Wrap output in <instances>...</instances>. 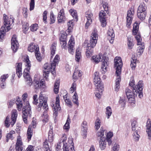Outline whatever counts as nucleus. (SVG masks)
Masks as SVG:
<instances>
[{"label":"nucleus","mask_w":151,"mask_h":151,"mask_svg":"<svg viewBox=\"0 0 151 151\" xmlns=\"http://www.w3.org/2000/svg\"><path fill=\"white\" fill-rule=\"evenodd\" d=\"M143 86L142 81H140L135 87H133V92L129 88H126L125 93L129 101H134L135 100V96H137V94L139 98H141L143 96L142 92Z\"/></svg>","instance_id":"f257e3e1"},{"label":"nucleus","mask_w":151,"mask_h":151,"mask_svg":"<svg viewBox=\"0 0 151 151\" xmlns=\"http://www.w3.org/2000/svg\"><path fill=\"white\" fill-rule=\"evenodd\" d=\"M16 102L18 110L19 111H20L22 109L23 120L25 123H27V118H30L32 114L31 107L29 103L27 101L26 105L25 106H24L23 108V102L22 101H20L19 99H17V100L16 101Z\"/></svg>","instance_id":"f03ea898"},{"label":"nucleus","mask_w":151,"mask_h":151,"mask_svg":"<svg viewBox=\"0 0 151 151\" xmlns=\"http://www.w3.org/2000/svg\"><path fill=\"white\" fill-rule=\"evenodd\" d=\"M114 67L116 69V74L118 77L115 81L114 89L116 91H118L120 88L119 83L121 81L120 75L122 66V63L121 58L117 57L114 59Z\"/></svg>","instance_id":"7ed1b4c3"},{"label":"nucleus","mask_w":151,"mask_h":151,"mask_svg":"<svg viewBox=\"0 0 151 151\" xmlns=\"http://www.w3.org/2000/svg\"><path fill=\"white\" fill-rule=\"evenodd\" d=\"M98 35L96 29H94L91 34L90 42L87 45L86 55L87 57H90L93 52V49L97 43Z\"/></svg>","instance_id":"20e7f679"},{"label":"nucleus","mask_w":151,"mask_h":151,"mask_svg":"<svg viewBox=\"0 0 151 151\" xmlns=\"http://www.w3.org/2000/svg\"><path fill=\"white\" fill-rule=\"evenodd\" d=\"M92 60L94 62L98 63L99 62H102V65L101 67V70L103 73H104L107 71V68L108 65V58L105 56H102L101 54L98 55H94L92 57Z\"/></svg>","instance_id":"39448f33"},{"label":"nucleus","mask_w":151,"mask_h":151,"mask_svg":"<svg viewBox=\"0 0 151 151\" xmlns=\"http://www.w3.org/2000/svg\"><path fill=\"white\" fill-rule=\"evenodd\" d=\"M37 101V99L33 100L32 103L34 104L37 105L36 109L38 111H41L42 106H43V108L46 111L48 109V106L46 99L43 97L41 93L40 95L38 102Z\"/></svg>","instance_id":"423d86ee"},{"label":"nucleus","mask_w":151,"mask_h":151,"mask_svg":"<svg viewBox=\"0 0 151 151\" xmlns=\"http://www.w3.org/2000/svg\"><path fill=\"white\" fill-rule=\"evenodd\" d=\"M24 60V61L26 63V65L27 66V67L25 68L24 70L23 76L25 79L26 84L29 86H30L32 84V80L31 77L30 76L29 73L31 64L28 56L26 57Z\"/></svg>","instance_id":"0eeeda50"},{"label":"nucleus","mask_w":151,"mask_h":151,"mask_svg":"<svg viewBox=\"0 0 151 151\" xmlns=\"http://www.w3.org/2000/svg\"><path fill=\"white\" fill-rule=\"evenodd\" d=\"M6 15L4 14L3 15V19L4 20V26H2L1 28V30L0 31V42L2 41L5 35V31H6L5 27L7 28V31H9V28L10 27V22L6 18Z\"/></svg>","instance_id":"6e6552de"},{"label":"nucleus","mask_w":151,"mask_h":151,"mask_svg":"<svg viewBox=\"0 0 151 151\" xmlns=\"http://www.w3.org/2000/svg\"><path fill=\"white\" fill-rule=\"evenodd\" d=\"M99 17L101 25L102 27H105L106 24V15L105 12L103 10L101 11L99 14Z\"/></svg>","instance_id":"1a4fd4ad"},{"label":"nucleus","mask_w":151,"mask_h":151,"mask_svg":"<svg viewBox=\"0 0 151 151\" xmlns=\"http://www.w3.org/2000/svg\"><path fill=\"white\" fill-rule=\"evenodd\" d=\"M85 17L87 19L86 22L85 24L86 28H88V27L92 22L93 18V14L90 11H88L86 12L85 14Z\"/></svg>","instance_id":"9d476101"},{"label":"nucleus","mask_w":151,"mask_h":151,"mask_svg":"<svg viewBox=\"0 0 151 151\" xmlns=\"http://www.w3.org/2000/svg\"><path fill=\"white\" fill-rule=\"evenodd\" d=\"M59 56L58 55H56L54 58L53 62L51 63V69L52 70L53 69V70H51V73L54 75L55 74V69L56 65L58 64L59 62Z\"/></svg>","instance_id":"9b49d317"},{"label":"nucleus","mask_w":151,"mask_h":151,"mask_svg":"<svg viewBox=\"0 0 151 151\" xmlns=\"http://www.w3.org/2000/svg\"><path fill=\"white\" fill-rule=\"evenodd\" d=\"M17 36L14 35L11 40V48L14 52L17 51L18 48V42L16 39Z\"/></svg>","instance_id":"f8f14e48"},{"label":"nucleus","mask_w":151,"mask_h":151,"mask_svg":"<svg viewBox=\"0 0 151 151\" xmlns=\"http://www.w3.org/2000/svg\"><path fill=\"white\" fill-rule=\"evenodd\" d=\"M36 122L33 120L31 123V125L28 127L27 132V136L28 141L30 140L32 135V130L31 129L32 128H35L36 127Z\"/></svg>","instance_id":"ddd939ff"},{"label":"nucleus","mask_w":151,"mask_h":151,"mask_svg":"<svg viewBox=\"0 0 151 151\" xmlns=\"http://www.w3.org/2000/svg\"><path fill=\"white\" fill-rule=\"evenodd\" d=\"M44 68L45 70H43V76L45 80L48 81L49 74L50 71V67L48 63H45L44 66Z\"/></svg>","instance_id":"4468645a"},{"label":"nucleus","mask_w":151,"mask_h":151,"mask_svg":"<svg viewBox=\"0 0 151 151\" xmlns=\"http://www.w3.org/2000/svg\"><path fill=\"white\" fill-rule=\"evenodd\" d=\"M94 76L93 82L95 86L99 87V86L101 85H104L103 83L101 82L99 72H95Z\"/></svg>","instance_id":"2eb2a0df"},{"label":"nucleus","mask_w":151,"mask_h":151,"mask_svg":"<svg viewBox=\"0 0 151 151\" xmlns=\"http://www.w3.org/2000/svg\"><path fill=\"white\" fill-rule=\"evenodd\" d=\"M134 14V10L132 9L128 10L127 12V24L129 26L132 23Z\"/></svg>","instance_id":"dca6fc26"},{"label":"nucleus","mask_w":151,"mask_h":151,"mask_svg":"<svg viewBox=\"0 0 151 151\" xmlns=\"http://www.w3.org/2000/svg\"><path fill=\"white\" fill-rule=\"evenodd\" d=\"M108 35V39L111 43H113L115 37L114 32L113 29L111 28H109L107 32Z\"/></svg>","instance_id":"f3484780"},{"label":"nucleus","mask_w":151,"mask_h":151,"mask_svg":"<svg viewBox=\"0 0 151 151\" xmlns=\"http://www.w3.org/2000/svg\"><path fill=\"white\" fill-rule=\"evenodd\" d=\"M60 102L59 96V95H58L56 98V101L55 104H53V109L55 112H56L57 111H60L61 109L60 106Z\"/></svg>","instance_id":"a211bd4d"},{"label":"nucleus","mask_w":151,"mask_h":151,"mask_svg":"<svg viewBox=\"0 0 151 151\" xmlns=\"http://www.w3.org/2000/svg\"><path fill=\"white\" fill-rule=\"evenodd\" d=\"M96 91L95 93L96 96L98 99L101 97V96L102 94V92L103 91L104 85H101L99 86V87L96 86Z\"/></svg>","instance_id":"6ab92c4d"},{"label":"nucleus","mask_w":151,"mask_h":151,"mask_svg":"<svg viewBox=\"0 0 151 151\" xmlns=\"http://www.w3.org/2000/svg\"><path fill=\"white\" fill-rule=\"evenodd\" d=\"M67 36L65 34H62L60 38V40L61 46L63 48L65 49L66 45Z\"/></svg>","instance_id":"aec40b11"},{"label":"nucleus","mask_w":151,"mask_h":151,"mask_svg":"<svg viewBox=\"0 0 151 151\" xmlns=\"http://www.w3.org/2000/svg\"><path fill=\"white\" fill-rule=\"evenodd\" d=\"M39 50L38 46L37 45H35L33 43H31L28 48V50L31 52L35 51V52L36 51H39Z\"/></svg>","instance_id":"412c9836"},{"label":"nucleus","mask_w":151,"mask_h":151,"mask_svg":"<svg viewBox=\"0 0 151 151\" xmlns=\"http://www.w3.org/2000/svg\"><path fill=\"white\" fill-rule=\"evenodd\" d=\"M106 132L102 127H101L100 129V131L97 134V136L98 139L101 140V139L103 138L106 139L105 136L106 135Z\"/></svg>","instance_id":"4be33fe9"},{"label":"nucleus","mask_w":151,"mask_h":151,"mask_svg":"<svg viewBox=\"0 0 151 151\" xmlns=\"http://www.w3.org/2000/svg\"><path fill=\"white\" fill-rule=\"evenodd\" d=\"M81 131L83 132V138H85L87 135V131L88 129L87 122L86 121H84L81 124Z\"/></svg>","instance_id":"5701e85b"},{"label":"nucleus","mask_w":151,"mask_h":151,"mask_svg":"<svg viewBox=\"0 0 151 151\" xmlns=\"http://www.w3.org/2000/svg\"><path fill=\"white\" fill-rule=\"evenodd\" d=\"M147 129L146 132L148 134V139H151V123L150 121H147L146 125Z\"/></svg>","instance_id":"b1692460"},{"label":"nucleus","mask_w":151,"mask_h":151,"mask_svg":"<svg viewBox=\"0 0 151 151\" xmlns=\"http://www.w3.org/2000/svg\"><path fill=\"white\" fill-rule=\"evenodd\" d=\"M17 64L16 67V74L19 78H20L22 74V63H19Z\"/></svg>","instance_id":"393cba45"},{"label":"nucleus","mask_w":151,"mask_h":151,"mask_svg":"<svg viewBox=\"0 0 151 151\" xmlns=\"http://www.w3.org/2000/svg\"><path fill=\"white\" fill-rule=\"evenodd\" d=\"M17 116V111L16 110H14L13 111H12V113L11 117L12 121L10 123L12 127L14 124L15 123L16 120V118Z\"/></svg>","instance_id":"a878e982"},{"label":"nucleus","mask_w":151,"mask_h":151,"mask_svg":"<svg viewBox=\"0 0 151 151\" xmlns=\"http://www.w3.org/2000/svg\"><path fill=\"white\" fill-rule=\"evenodd\" d=\"M68 50L70 53H72L73 52V48L74 47V46L75 44V43L73 40L71 38V37L68 42Z\"/></svg>","instance_id":"bb28decb"},{"label":"nucleus","mask_w":151,"mask_h":151,"mask_svg":"<svg viewBox=\"0 0 151 151\" xmlns=\"http://www.w3.org/2000/svg\"><path fill=\"white\" fill-rule=\"evenodd\" d=\"M22 143L20 138L17 139V143L16 145L15 149L16 151H19L21 150V151L23 150V148L22 147Z\"/></svg>","instance_id":"cd10ccee"},{"label":"nucleus","mask_w":151,"mask_h":151,"mask_svg":"<svg viewBox=\"0 0 151 151\" xmlns=\"http://www.w3.org/2000/svg\"><path fill=\"white\" fill-rule=\"evenodd\" d=\"M139 23L138 22H135L133 24L132 34L134 35H136L139 29Z\"/></svg>","instance_id":"c85d7f7f"},{"label":"nucleus","mask_w":151,"mask_h":151,"mask_svg":"<svg viewBox=\"0 0 151 151\" xmlns=\"http://www.w3.org/2000/svg\"><path fill=\"white\" fill-rule=\"evenodd\" d=\"M137 16L138 18L141 20H144L146 17L147 12H137Z\"/></svg>","instance_id":"c756f323"},{"label":"nucleus","mask_w":151,"mask_h":151,"mask_svg":"<svg viewBox=\"0 0 151 151\" xmlns=\"http://www.w3.org/2000/svg\"><path fill=\"white\" fill-rule=\"evenodd\" d=\"M147 6L144 3L141 4L138 7L137 12H146Z\"/></svg>","instance_id":"7c9ffc66"},{"label":"nucleus","mask_w":151,"mask_h":151,"mask_svg":"<svg viewBox=\"0 0 151 151\" xmlns=\"http://www.w3.org/2000/svg\"><path fill=\"white\" fill-rule=\"evenodd\" d=\"M106 139L103 137V139H101V140H100L99 142V146L101 149L102 150L105 149L106 148Z\"/></svg>","instance_id":"2f4dec72"},{"label":"nucleus","mask_w":151,"mask_h":151,"mask_svg":"<svg viewBox=\"0 0 151 151\" xmlns=\"http://www.w3.org/2000/svg\"><path fill=\"white\" fill-rule=\"evenodd\" d=\"M69 12L74 19H75V20L77 21L78 18L76 11L73 9H70L69 10Z\"/></svg>","instance_id":"473e14b6"},{"label":"nucleus","mask_w":151,"mask_h":151,"mask_svg":"<svg viewBox=\"0 0 151 151\" xmlns=\"http://www.w3.org/2000/svg\"><path fill=\"white\" fill-rule=\"evenodd\" d=\"M81 76V73L79 70H77L74 72L73 78L74 79L76 80Z\"/></svg>","instance_id":"72a5a7b5"},{"label":"nucleus","mask_w":151,"mask_h":151,"mask_svg":"<svg viewBox=\"0 0 151 151\" xmlns=\"http://www.w3.org/2000/svg\"><path fill=\"white\" fill-rule=\"evenodd\" d=\"M136 66V59L135 57H132L131 60L130 66L132 69H134Z\"/></svg>","instance_id":"f704fd0d"},{"label":"nucleus","mask_w":151,"mask_h":151,"mask_svg":"<svg viewBox=\"0 0 151 151\" xmlns=\"http://www.w3.org/2000/svg\"><path fill=\"white\" fill-rule=\"evenodd\" d=\"M63 97L65 101L67 104V105L70 107H72V102H71L70 99L67 98V94L64 96H63Z\"/></svg>","instance_id":"c9c22d12"},{"label":"nucleus","mask_w":151,"mask_h":151,"mask_svg":"<svg viewBox=\"0 0 151 151\" xmlns=\"http://www.w3.org/2000/svg\"><path fill=\"white\" fill-rule=\"evenodd\" d=\"M59 82L57 81L55 83L54 85V91L55 94H57L59 91Z\"/></svg>","instance_id":"e433bc0d"},{"label":"nucleus","mask_w":151,"mask_h":151,"mask_svg":"<svg viewBox=\"0 0 151 151\" xmlns=\"http://www.w3.org/2000/svg\"><path fill=\"white\" fill-rule=\"evenodd\" d=\"M137 124V122L135 121H133L132 122L131 126L132 130L134 132L136 131L137 132L138 131L139 129L138 128H137V127L136 126Z\"/></svg>","instance_id":"4c0bfd02"},{"label":"nucleus","mask_w":151,"mask_h":151,"mask_svg":"<svg viewBox=\"0 0 151 151\" xmlns=\"http://www.w3.org/2000/svg\"><path fill=\"white\" fill-rule=\"evenodd\" d=\"M44 83L43 81H36L35 82V88L37 89H38L40 88L42 86H43Z\"/></svg>","instance_id":"58836bf2"},{"label":"nucleus","mask_w":151,"mask_h":151,"mask_svg":"<svg viewBox=\"0 0 151 151\" xmlns=\"http://www.w3.org/2000/svg\"><path fill=\"white\" fill-rule=\"evenodd\" d=\"M72 101L75 104H76L78 106L79 104L78 102V98L77 94L76 92H75L73 96Z\"/></svg>","instance_id":"ea45409f"},{"label":"nucleus","mask_w":151,"mask_h":151,"mask_svg":"<svg viewBox=\"0 0 151 151\" xmlns=\"http://www.w3.org/2000/svg\"><path fill=\"white\" fill-rule=\"evenodd\" d=\"M139 46L138 47L137 50V52L139 53V55H141L143 52L144 49L145 48L144 44L139 45Z\"/></svg>","instance_id":"a19ab883"},{"label":"nucleus","mask_w":151,"mask_h":151,"mask_svg":"<svg viewBox=\"0 0 151 151\" xmlns=\"http://www.w3.org/2000/svg\"><path fill=\"white\" fill-rule=\"evenodd\" d=\"M58 23H62L64 22L65 20V17L64 15L58 14Z\"/></svg>","instance_id":"79ce46f5"},{"label":"nucleus","mask_w":151,"mask_h":151,"mask_svg":"<svg viewBox=\"0 0 151 151\" xmlns=\"http://www.w3.org/2000/svg\"><path fill=\"white\" fill-rule=\"evenodd\" d=\"M106 114L107 116V118L109 119L111 116L112 114V110L110 106H108L106 107Z\"/></svg>","instance_id":"37998d69"},{"label":"nucleus","mask_w":151,"mask_h":151,"mask_svg":"<svg viewBox=\"0 0 151 151\" xmlns=\"http://www.w3.org/2000/svg\"><path fill=\"white\" fill-rule=\"evenodd\" d=\"M48 109L47 110V111ZM46 111L45 109L44 112H43L42 118H43L42 121L44 122H46L48 120V115L47 114Z\"/></svg>","instance_id":"c03bdc74"},{"label":"nucleus","mask_w":151,"mask_h":151,"mask_svg":"<svg viewBox=\"0 0 151 151\" xmlns=\"http://www.w3.org/2000/svg\"><path fill=\"white\" fill-rule=\"evenodd\" d=\"M81 57V52L78 49L76 50V60L78 62H79V60Z\"/></svg>","instance_id":"a18cd8bd"},{"label":"nucleus","mask_w":151,"mask_h":151,"mask_svg":"<svg viewBox=\"0 0 151 151\" xmlns=\"http://www.w3.org/2000/svg\"><path fill=\"white\" fill-rule=\"evenodd\" d=\"M56 46V43H53L50 49L51 50V55H53L55 53V50Z\"/></svg>","instance_id":"49530a36"},{"label":"nucleus","mask_w":151,"mask_h":151,"mask_svg":"<svg viewBox=\"0 0 151 151\" xmlns=\"http://www.w3.org/2000/svg\"><path fill=\"white\" fill-rule=\"evenodd\" d=\"M127 45L129 49H131L132 48L134 44L133 43V40L130 37L128 38Z\"/></svg>","instance_id":"de8ad7c7"},{"label":"nucleus","mask_w":151,"mask_h":151,"mask_svg":"<svg viewBox=\"0 0 151 151\" xmlns=\"http://www.w3.org/2000/svg\"><path fill=\"white\" fill-rule=\"evenodd\" d=\"M70 122V119L69 117H68L66 122L63 126V129H68L70 128L69 124Z\"/></svg>","instance_id":"09e8293b"},{"label":"nucleus","mask_w":151,"mask_h":151,"mask_svg":"<svg viewBox=\"0 0 151 151\" xmlns=\"http://www.w3.org/2000/svg\"><path fill=\"white\" fill-rule=\"evenodd\" d=\"M102 6H103L104 11L106 12L107 14H108L109 13L108 3L105 2H103L102 3Z\"/></svg>","instance_id":"8fccbe9b"},{"label":"nucleus","mask_w":151,"mask_h":151,"mask_svg":"<svg viewBox=\"0 0 151 151\" xmlns=\"http://www.w3.org/2000/svg\"><path fill=\"white\" fill-rule=\"evenodd\" d=\"M35 55L36 59L37 60L39 61H41L42 60V58L41 56L40 53V52L39 50L36 51V52H35Z\"/></svg>","instance_id":"3c124183"},{"label":"nucleus","mask_w":151,"mask_h":151,"mask_svg":"<svg viewBox=\"0 0 151 151\" xmlns=\"http://www.w3.org/2000/svg\"><path fill=\"white\" fill-rule=\"evenodd\" d=\"M65 141L64 139H63V140L62 141V143H63V149H64V145L66 144L67 146V148H68V149L69 150V151H75V150L74 149L73 146H68L67 144L65 143Z\"/></svg>","instance_id":"603ef678"},{"label":"nucleus","mask_w":151,"mask_h":151,"mask_svg":"<svg viewBox=\"0 0 151 151\" xmlns=\"http://www.w3.org/2000/svg\"><path fill=\"white\" fill-rule=\"evenodd\" d=\"M23 32L26 33V32L29 29V25L27 23H24L22 25Z\"/></svg>","instance_id":"864d4df0"},{"label":"nucleus","mask_w":151,"mask_h":151,"mask_svg":"<svg viewBox=\"0 0 151 151\" xmlns=\"http://www.w3.org/2000/svg\"><path fill=\"white\" fill-rule=\"evenodd\" d=\"M48 139L50 142H52L53 140V135H52V131H50L49 132L48 135Z\"/></svg>","instance_id":"5fc2aeb1"},{"label":"nucleus","mask_w":151,"mask_h":151,"mask_svg":"<svg viewBox=\"0 0 151 151\" xmlns=\"http://www.w3.org/2000/svg\"><path fill=\"white\" fill-rule=\"evenodd\" d=\"M135 37L137 42V45L144 44V43H142L141 42L142 39L139 35H136L135 36Z\"/></svg>","instance_id":"6e6d98bb"},{"label":"nucleus","mask_w":151,"mask_h":151,"mask_svg":"<svg viewBox=\"0 0 151 151\" xmlns=\"http://www.w3.org/2000/svg\"><path fill=\"white\" fill-rule=\"evenodd\" d=\"M38 28V25L37 24H35L32 25L30 27V29L32 31H35Z\"/></svg>","instance_id":"4d7b16f0"},{"label":"nucleus","mask_w":151,"mask_h":151,"mask_svg":"<svg viewBox=\"0 0 151 151\" xmlns=\"http://www.w3.org/2000/svg\"><path fill=\"white\" fill-rule=\"evenodd\" d=\"M126 101L124 98L120 97L119 101V103L121 105V106L123 107L124 106L125 104Z\"/></svg>","instance_id":"13d9d810"},{"label":"nucleus","mask_w":151,"mask_h":151,"mask_svg":"<svg viewBox=\"0 0 151 151\" xmlns=\"http://www.w3.org/2000/svg\"><path fill=\"white\" fill-rule=\"evenodd\" d=\"M47 12L46 11H45L43 13V22L45 24L47 23L46 21L47 19Z\"/></svg>","instance_id":"bf43d9fd"},{"label":"nucleus","mask_w":151,"mask_h":151,"mask_svg":"<svg viewBox=\"0 0 151 151\" xmlns=\"http://www.w3.org/2000/svg\"><path fill=\"white\" fill-rule=\"evenodd\" d=\"M9 77V75L8 74H5L2 75L0 78L1 82H5V81L6 79Z\"/></svg>","instance_id":"052dcab7"},{"label":"nucleus","mask_w":151,"mask_h":151,"mask_svg":"<svg viewBox=\"0 0 151 151\" xmlns=\"http://www.w3.org/2000/svg\"><path fill=\"white\" fill-rule=\"evenodd\" d=\"M119 145L116 144L114 145L111 151H119Z\"/></svg>","instance_id":"680f3d73"},{"label":"nucleus","mask_w":151,"mask_h":151,"mask_svg":"<svg viewBox=\"0 0 151 151\" xmlns=\"http://www.w3.org/2000/svg\"><path fill=\"white\" fill-rule=\"evenodd\" d=\"M50 24L54 23L55 22V18L53 12H51L50 14Z\"/></svg>","instance_id":"e2e57ef3"},{"label":"nucleus","mask_w":151,"mask_h":151,"mask_svg":"<svg viewBox=\"0 0 151 151\" xmlns=\"http://www.w3.org/2000/svg\"><path fill=\"white\" fill-rule=\"evenodd\" d=\"M138 132L136 131L134 132L133 134L134 138L136 140L138 141L139 139V135L138 134Z\"/></svg>","instance_id":"0e129e2a"},{"label":"nucleus","mask_w":151,"mask_h":151,"mask_svg":"<svg viewBox=\"0 0 151 151\" xmlns=\"http://www.w3.org/2000/svg\"><path fill=\"white\" fill-rule=\"evenodd\" d=\"M100 120L99 118L97 119L95 123V127L96 129H98L100 127Z\"/></svg>","instance_id":"69168bd1"},{"label":"nucleus","mask_w":151,"mask_h":151,"mask_svg":"<svg viewBox=\"0 0 151 151\" xmlns=\"http://www.w3.org/2000/svg\"><path fill=\"white\" fill-rule=\"evenodd\" d=\"M35 7V0H31L30 3V11L33 10Z\"/></svg>","instance_id":"338daca9"},{"label":"nucleus","mask_w":151,"mask_h":151,"mask_svg":"<svg viewBox=\"0 0 151 151\" xmlns=\"http://www.w3.org/2000/svg\"><path fill=\"white\" fill-rule=\"evenodd\" d=\"M76 84L75 81L73 82L72 84V86L70 88V91L72 93H73V92L76 90Z\"/></svg>","instance_id":"774afa93"}]
</instances>
